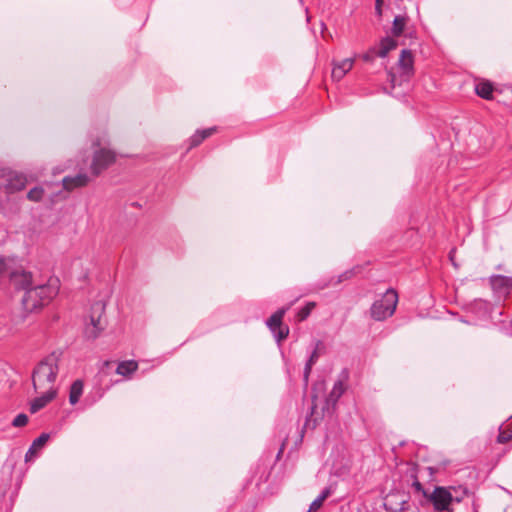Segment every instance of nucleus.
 Returning <instances> with one entry per match:
<instances>
[{"instance_id":"obj_1","label":"nucleus","mask_w":512,"mask_h":512,"mask_svg":"<svg viewBox=\"0 0 512 512\" xmlns=\"http://www.w3.org/2000/svg\"><path fill=\"white\" fill-rule=\"evenodd\" d=\"M58 292V279H50L46 284L31 287L23 296V307L27 312H33L49 304Z\"/></svg>"},{"instance_id":"obj_2","label":"nucleus","mask_w":512,"mask_h":512,"mask_svg":"<svg viewBox=\"0 0 512 512\" xmlns=\"http://www.w3.org/2000/svg\"><path fill=\"white\" fill-rule=\"evenodd\" d=\"M58 356L50 354L45 357L34 369L32 374L33 387L36 392L55 389L54 383L58 374Z\"/></svg>"},{"instance_id":"obj_3","label":"nucleus","mask_w":512,"mask_h":512,"mask_svg":"<svg viewBox=\"0 0 512 512\" xmlns=\"http://www.w3.org/2000/svg\"><path fill=\"white\" fill-rule=\"evenodd\" d=\"M398 303V294L393 289H388L380 300L373 303L371 316L377 321L385 320L392 316Z\"/></svg>"},{"instance_id":"obj_4","label":"nucleus","mask_w":512,"mask_h":512,"mask_svg":"<svg viewBox=\"0 0 512 512\" xmlns=\"http://www.w3.org/2000/svg\"><path fill=\"white\" fill-rule=\"evenodd\" d=\"M105 145V141L103 143L100 140L94 142V146L98 147L91 164V171L95 176H98L103 170L108 168L116 159L115 153L107 149Z\"/></svg>"},{"instance_id":"obj_5","label":"nucleus","mask_w":512,"mask_h":512,"mask_svg":"<svg viewBox=\"0 0 512 512\" xmlns=\"http://www.w3.org/2000/svg\"><path fill=\"white\" fill-rule=\"evenodd\" d=\"M37 180V176H30V181ZM29 179L18 172L10 169H0V185L3 186L8 193H14L22 190Z\"/></svg>"},{"instance_id":"obj_6","label":"nucleus","mask_w":512,"mask_h":512,"mask_svg":"<svg viewBox=\"0 0 512 512\" xmlns=\"http://www.w3.org/2000/svg\"><path fill=\"white\" fill-rule=\"evenodd\" d=\"M104 305L96 303L91 307L89 321L85 324L84 334L88 339L97 338L105 327L103 319Z\"/></svg>"},{"instance_id":"obj_7","label":"nucleus","mask_w":512,"mask_h":512,"mask_svg":"<svg viewBox=\"0 0 512 512\" xmlns=\"http://www.w3.org/2000/svg\"><path fill=\"white\" fill-rule=\"evenodd\" d=\"M435 510L439 512H451V505L460 502V498L453 496L451 489L445 487H436L429 497Z\"/></svg>"},{"instance_id":"obj_8","label":"nucleus","mask_w":512,"mask_h":512,"mask_svg":"<svg viewBox=\"0 0 512 512\" xmlns=\"http://www.w3.org/2000/svg\"><path fill=\"white\" fill-rule=\"evenodd\" d=\"M285 312L286 309H280L267 320V326L274 334L278 343L284 340L289 334V328L287 326H282V319Z\"/></svg>"},{"instance_id":"obj_9","label":"nucleus","mask_w":512,"mask_h":512,"mask_svg":"<svg viewBox=\"0 0 512 512\" xmlns=\"http://www.w3.org/2000/svg\"><path fill=\"white\" fill-rule=\"evenodd\" d=\"M490 284L499 296H507L512 290V277L493 275L490 277Z\"/></svg>"},{"instance_id":"obj_10","label":"nucleus","mask_w":512,"mask_h":512,"mask_svg":"<svg viewBox=\"0 0 512 512\" xmlns=\"http://www.w3.org/2000/svg\"><path fill=\"white\" fill-rule=\"evenodd\" d=\"M414 59L410 50L404 49L400 54L398 67L404 80H408L413 74Z\"/></svg>"},{"instance_id":"obj_11","label":"nucleus","mask_w":512,"mask_h":512,"mask_svg":"<svg viewBox=\"0 0 512 512\" xmlns=\"http://www.w3.org/2000/svg\"><path fill=\"white\" fill-rule=\"evenodd\" d=\"M10 281L15 288L25 290L26 292L31 288L32 275L24 270H16L11 273Z\"/></svg>"},{"instance_id":"obj_12","label":"nucleus","mask_w":512,"mask_h":512,"mask_svg":"<svg viewBox=\"0 0 512 512\" xmlns=\"http://www.w3.org/2000/svg\"><path fill=\"white\" fill-rule=\"evenodd\" d=\"M37 393L39 396L31 402L30 410L32 413H35L45 407L56 396V389H46Z\"/></svg>"},{"instance_id":"obj_13","label":"nucleus","mask_w":512,"mask_h":512,"mask_svg":"<svg viewBox=\"0 0 512 512\" xmlns=\"http://www.w3.org/2000/svg\"><path fill=\"white\" fill-rule=\"evenodd\" d=\"M353 65V58H346L339 63L334 64L332 69L333 80L340 81L352 69Z\"/></svg>"},{"instance_id":"obj_14","label":"nucleus","mask_w":512,"mask_h":512,"mask_svg":"<svg viewBox=\"0 0 512 512\" xmlns=\"http://www.w3.org/2000/svg\"><path fill=\"white\" fill-rule=\"evenodd\" d=\"M48 439H49V434H46V433H43L38 438H36L33 441L29 450L27 451V453L25 455V460L26 461L33 460L37 456L38 452L45 446Z\"/></svg>"},{"instance_id":"obj_15","label":"nucleus","mask_w":512,"mask_h":512,"mask_svg":"<svg viewBox=\"0 0 512 512\" xmlns=\"http://www.w3.org/2000/svg\"><path fill=\"white\" fill-rule=\"evenodd\" d=\"M89 179L86 174H78L74 177L63 178V186L66 190H73L74 188L83 187L88 183Z\"/></svg>"},{"instance_id":"obj_16","label":"nucleus","mask_w":512,"mask_h":512,"mask_svg":"<svg viewBox=\"0 0 512 512\" xmlns=\"http://www.w3.org/2000/svg\"><path fill=\"white\" fill-rule=\"evenodd\" d=\"M83 387L84 385L81 380H76L72 383L69 393V402L71 405L78 403L80 397L83 394Z\"/></svg>"},{"instance_id":"obj_17","label":"nucleus","mask_w":512,"mask_h":512,"mask_svg":"<svg viewBox=\"0 0 512 512\" xmlns=\"http://www.w3.org/2000/svg\"><path fill=\"white\" fill-rule=\"evenodd\" d=\"M397 47V41L391 37H385L380 41V49L377 51L379 57H386L387 54Z\"/></svg>"},{"instance_id":"obj_18","label":"nucleus","mask_w":512,"mask_h":512,"mask_svg":"<svg viewBox=\"0 0 512 512\" xmlns=\"http://www.w3.org/2000/svg\"><path fill=\"white\" fill-rule=\"evenodd\" d=\"M345 385L343 383V381L341 380H338L334 383V386L331 390V392L329 393V396L327 398V402L328 403H331L332 405H335L336 402L338 401V399L343 395V393L345 392Z\"/></svg>"},{"instance_id":"obj_19","label":"nucleus","mask_w":512,"mask_h":512,"mask_svg":"<svg viewBox=\"0 0 512 512\" xmlns=\"http://www.w3.org/2000/svg\"><path fill=\"white\" fill-rule=\"evenodd\" d=\"M137 368V362L133 360L123 361L117 366L116 372L122 376L127 377L131 375L133 372H135Z\"/></svg>"},{"instance_id":"obj_20","label":"nucleus","mask_w":512,"mask_h":512,"mask_svg":"<svg viewBox=\"0 0 512 512\" xmlns=\"http://www.w3.org/2000/svg\"><path fill=\"white\" fill-rule=\"evenodd\" d=\"M214 128H208L204 130L197 131L192 137H191V144L190 147H196L198 146L204 139L208 138L214 133Z\"/></svg>"},{"instance_id":"obj_21","label":"nucleus","mask_w":512,"mask_h":512,"mask_svg":"<svg viewBox=\"0 0 512 512\" xmlns=\"http://www.w3.org/2000/svg\"><path fill=\"white\" fill-rule=\"evenodd\" d=\"M512 439V421L500 427L498 442L506 443Z\"/></svg>"},{"instance_id":"obj_22","label":"nucleus","mask_w":512,"mask_h":512,"mask_svg":"<svg viewBox=\"0 0 512 512\" xmlns=\"http://www.w3.org/2000/svg\"><path fill=\"white\" fill-rule=\"evenodd\" d=\"M407 19L405 16L398 15L394 18L393 26H392V34L395 37H398L404 31Z\"/></svg>"},{"instance_id":"obj_23","label":"nucleus","mask_w":512,"mask_h":512,"mask_svg":"<svg viewBox=\"0 0 512 512\" xmlns=\"http://www.w3.org/2000/svg\"><path fill=\"white\" fill-rule=\"evenodd\" d=\"M476 93L482 98L489 99L492 95L493 88L488 82H481L476 85Z\"/></svg>"},{"instance_id":"obj_24","label":"nucleus","mask_w":512,"mask_h":512,"mask_svg":"<svg viewBox=\"0 0 512 512\" xmlns=\"http://www.w3.org/2000/svg\"><path fill=\"white\" fill-rule=\"evenodd\" d=\"M44 195V190L42 187H34L32 188L28 194H27V198L30 200V201H33V202H39L42 197Z\"/></svg>"},{"instance_id":"obj_25","label":"nucleus","mask_w":512,"mask_h":512,"mask_svg":"<svg viewBox=\"0 0 512 512\" xmlns=\"http://www.w3.org/2000/svg\"><path fill=\"white\" fill-rule=\"evenodd\" d=\"M323 348H324L323 343L321 341H319V340L316 341L314 350L311 353V355H310V357H309L307 362H309L310 364L314 365L318 361L320 353H321Z\"/></svg>"},{"instance_id":"obj_26","label":"nucleus","mask_w":512,"mask_h":512,"mask_svg":"<svg viewBox=\"0 0 512 512\" xmlns=\"http://www.w3.org/2000/svg\"><path fill=\"white\" fill-rule=\"evenodd\" d=\"M315 303L309 302L307 303L297 314L298 321L305 320L311 313V311L314 309Z\"/></svg>"},{"instance_id":"obj_27","label":"nucleus","mask_w":512,"mask_h":512,"mask_svg":"<svg viewBox=\"0 0 512 512\" xmlns=\"http://www.w3.org/2000/svg\"><path fill=\"white\" fill-rule=\"evenodd\" d=\"M27 422H28L27 415L26 414H19V415H17L14 418L12 424L15 427H23V426H25L27 424Z\"/></svg>"},{"instance_id":"obj_28","label":"nucleus","mask_w":512,"mask_h":512,"mask_svg":"<svg viewBox=\"0 0 512 512\" xmlns=\"http://www.w3.org/2000/svg\"><path fill=\"white\" fill-rule=\"evenodd\" d=\"M375 55H377L376 49L371 48L366 53H364L361 57L366 62H372L374 60Z\"/></svg>"},{"instance_id":"obj_29","label":"nucleus","mask_w":512,"mask_h":512,"mask_svg":"<svg viewBox=\"0 0 512 512\" xmlns=\"http://www.w3.org/2000/svg\"><path fill=\"white\" fill-rule=\"evenodd\" d=\"M323 502L321 499L316 498L310 505L309 512L316 511L322 506Z\"/></svg>"},{"instance_id":"obj_30","label":"nucleus","mask_w":512,"mask_h":512,"mask_svg":"<svg viewBox=\"0 0 512 512\" xmlns=\"http://www.w3.org/2000/svg\"><path fill=\"white\" fill-rule=\"evenodd\" d=\"M312 367H313V364H310L309 362H307L306 365H305V368H304V381L306 383L308 382V378H309V375L311 373Z\"/></svg>"},{"instance_id":"obj_31","label":"nucleus","mask_w":512,"mask_h":512,"mask_svg":"<svg viewBox=\"0 0 512 512\" xmlns=\"http://www.w3.org/2000/svg\"><path fill=\"white\" fill-rule=\"evenodd\" d=\"M7 269V263L6 259L1 257L0 258V274L4 273Z\"/></svg>"},{"instance_id":"obj_32","label":"nucleus","mask_w":512,"mask_h":512,"mask_svg":"<svg viewBox=\"0 0 512 512\" xmlns=\"http://www.w3.org/2000/svg\"><path fill=\"white\" fill-rule=\"evenodd\" d=\"M330 495V490L329 489H325L324 491H322V493L317 497L319 499H321L322 502H324Z\"/></svg>"},{"instance_id":"obj_33","label":"nucleus","mask_w":512,"mask_h":512,"mask_svg":"<svg viewBox=\"0 0 512 512\" xmlns=\"http://www.w3.org/2000/svg\"><path fill=\"white\" fill-rule=\"evenodd\" d=\"M330 495V490L329 489H325L324 491H322V493L317 497L319 499H321L322 502H324Z\"/></svg>"},{"instance_id":"obj_34","label":"nucleus","mask_w":512,"mask_h":512,"mask_svg":"<svg viewBox=\"0 0 512 512\" xmlns=\"http://www.w3.org/2000/svg\"><path fill=\"white\" fill-rule=\"evenodd\" d=\"M330 495V490L329 489H325L324 491H322V493L317 497L319 499H321L322 502H324Z\"/></svg>"},{"instance_id":"obj_35","label":"nucleus","mask_w":512,"mask_h":512,"mask_svg":"<svg viewBox=\"0 0 512 512\" xmlns=\"http://www.w3.org/2000/svg\"><path fill=\"white\" fill-rule=\"evenodd\" d=\"M383 1H384V0H376V7H375V8H376V12H377L379 15H381V13H382L381 6H382V4H383Z\"/></svg>"},{"instance_id":"obj_36","label":"nucleus","mask_w":512,"mask_h":512,"mask_svg":"<svg viewBox=\"0 0 512 512\" xmlns=\"http://www.w3.org/2000/svg\"><path fill=\"white\" fill-rule=\"evenodd\" d=\"M413 485L417 490H421V484L418 481H416Z\"/></svg>"},{"instance_id":"obj_37","label":"nucleus","mask_w":512,"mask_h":512,"mask_svg":"<svg viewBox=\"0 0 512 512\" xmlns=\"http://www.w3.org/2000/svg\"><path fill=\"white\" fill-rule=\"evenodd\" d=\"M449 257H450V260L452 261L453 265L456 266V264L454 263V259H453V251L450 252Z\"/></svg>"},{"instance_id":"obj_38","label":"nucleus","mask_w":512,"mask_h":512,"mask_svg":"<svg viewBox=\"0 0 512 512\" xmlns=\"http://www.w3.org/2000/svg\"><path fill=\"white\" fill-rule=\"evenodd\" d=\"M391 81H392V82H395V81H396V80H395V75H393V74L391 75Z\"/></svg>"}]
</instances>
